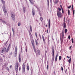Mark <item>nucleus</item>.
Returning a JSON list of instances; mask_svg holds the SVG:
<instances>
[{
    "instance_id": "nucleus-1",
    "label": "nucleus",
    "mask_w": 75,
    "mask_h": 75,
    "mask_svg": "<svg viewBox=\"0 0 75 75\" xmlns=\"http://www.w3.org/2000/svg\"><path fill=\"white\" fill-rule=\"evenodd\" d=\"M31 43L33 47L34 51L35 52V53H36V52H37V51H36V49H35V45H34V40H32Z\"/></svg>"
},
{
    "instance_id": "nucleus-2",
    "label": "nucleus",
    "mask_w": 75,
    "mask_h": 75,
    "mask_svg": "<svg viewBox=\"0 0 75 75\" xmlns=\"http://www.w3.org/2000/svg\"><path fill=\"white\" fill-rule=\"evenodd\" d=\"M57 16L58 18H62V13L60 11H57Z\"/></svg>"
},
{
    "instance_id": "nucleus-3",
    "label": "nucleus",
    "mask_w": 75,
    "mask_h": 75,
    "mask_svg": "<svg viewBox=\"0 0 75 75\" xmlns=\"http://www.w3.org/2000/svg\"><path fill=\"white\" fill-rule=\"evenodd\" d=\"M52 61H54V58L55 57V56H54V48L53 47L52 49Z\"/></svg>"
},
{
    "instance_id": "nucleus-4",
    "label": "nucleus",
    "mask_w": 75,
    "mask_h": 75,
    "mask_svg": "<svg viewBox=\"0 0 75 75\" xmlns=\"http://www.w3.org/2000/svg\"><path fill=\"white\" fill-rule=\"evenodd\" d=\"M11 16L12 18V20H13V21H14L16 19L15 18V14H14V13L13 12H11Z\"/></svg>"
},
{
    "instance_id": "nucleus-5",
    "label": "nucleus",
    "mask_w": 75,
    "mask_h": 75,
    "mask_svg": "<svg viewBox=\"0 0 75 75\" xmlns=\"http://www.w3.org/2000/svg\"><path fill=\"white\" fill-rule=\"evenodd\" d=\"M24 63H23L22 65V72L23 73H25V67L24 65Z\"/></svg>"
},
{
    "instance_id": "nucleus-6",
    "label": "nucleus",
    "mask_w": 75,
    "mask_h": 75,
    "mask_svg": "<svg viewBox=\"0 0 75 75\" xmlns=\"http://www.w3.org/2000/svg\"><path fill=\"white\" fill-rule=\"evenodd\" d=\"M64 30H62V33L60 34V37H62V38H64Z\"/></svg>"
},
{
    "instance_id": "nucleus-7",
    "label": "nucleus",
    "mask_w": 75,
    "mask_h": 75,
    "mask_svg": "<svg viewBox=\"0 0 75 75\" xmlns=\"http://www.w3.org/2000/svg\"><path fill=\"white\" fill-rule=\"evenodd\" d=\"M64 22L63 23V30H64V28H66V23H65V18H64Z\"/></svg>"
},
{
    "instance_id": "nucleus-8",
    "label": "nucleus",
    "mask_w": 75,
    "mask_h": 75,
    "mask_svg": "<svg viewBox=\"0 0 75 75\" xmlns=\"http://www.w3.org/2000/svg\"><path fill=\"white\" fill-rule=\"evenodd\" d=\"M50 25H51V22L50 21V19H49V21H48L49 29H50Z\"/></svg>"
},
{
    "instance_id": "nucleus-9",
    "label": "nucleus",
    "mask_w": 75,
    "mask_h": 75,
    "mask_svg": "<svg viewBox=\"0 0 75 75\" xmlns=\"http://www.w3.org/2000/svg\"><path fill=\"white\" fill-rule=\"evenodd\" d=\"M6 50V47H4L2 49L1 53H3Z\"/></svg>"
},
{
    "instance_id": "nucleus-10",
    "label": "nucleus",
    "mask_w": 75,
    "mask_h": 75,
    "mask_svg": "<svg viewBox=\"0 0 75 75\" xmlns=\"http://www.w3.org/2000/svg\"><path fill=\"white\" fill-rule=\"evenodd\" d=\"M17 52V46H16L15 47V54H16Z\"/></svg>"
},
{
    "instance_id": "nucleus-11",
    "label": "nucleus",
    "mask_w": 75,
    "mask_h": 75,
    "mask_svg": "<svg viewBox=\"0 0 75 75\" xmlns=\"http://www.w3.org/2000/svg\"><path fill=\"white\" fill-rule=\"evenodd\" d=\"M32 14L33 16H34L35 15V11L34 10V9H33L32 10Z\"/></svg>"
},
{
    "instance_id": "nucleus-12",
    "label": "nucleus",
    "mask_w": 75,
    "mask_h": 75,
    "mask_svg": "<svg viewBox=\"0 0 75 75\" xmlns=\"http://www.w3.org/2000/svg\"><path fill=\"white\" fill-rule=\"evenodd\" d=\"M1 23H4V24H6L7 25H8V24L7 23V22H6L5 21L3 20L2 21Z\"/></svg>"
},
{
    "instance_id": "nucleus-13",
    "label": "nucleus",
    "mask_w": 75,
    "mask_h": 75,
    "mask_svg": "<svg viewBox=\"0 0 75 75\" xmlns=\"http://www.w3.org/2000/svg\"><path fill=\"white\" fill-rule=\"evenodd\" d=\"M60 40L61 44H62V42H63V41L64 40V38H61V37H60Z\"/></svg>"
},
{
    "instance_id": "nucleus-14",
    "label": "nucleus",
    "mask_w": 75,
    "mask_h": 75,
    "mask_svg": "<svg viewBox=\"0 0 75 75\" xmlns=\"http://www.w3.org/2000/svg\"><path fill=\"white\" fill-rule=\"evenodd\" d=\"M1 1L2 2V4L3 5V6H5V1H4V0H1Z\"/></svg>"
},
{
    "instance_id": "nucleus-15",
    "label": "nucleus",
    "mask_w": 75,
    "mask_h": 75,
    "mask_svg": "<svg viewBox=\"0 0 75 75\" xmlns=\"http://www.w3.org/2000/svg\"><path fill=\"white\" fill-rule=\"evenodd\" d=\"M18 59L19 62H21V56L20 54H19V56L18 57Z\"/></svg>"
},
{
    "instance_id": "nucleus-16",
    "label": "nucleus",
    "mask_w": 75,
    "mask_h": 75,
    "mask_svg": "<svg viewBox=\"0 0 75 75\" xmlns=\"http://www.w3.org/2000/svg\"><path fill=\"white\" fill-rule=\"evenodd\" d=\"M15 69H18V63L16 64Z\"/></svg>"
},
{
    "instance_id": "nucleus-17",
    "label": "nucleus",
    "mask_w": 75,
    "mask_h": 75,
    "mask_svg": "<svg viewBox=\"0 0 75 75\" xmlns=\"http://www.w3.org/2000/svg\"><path fill=\"white\" fill-rule=\"evenodd\" d=\"M42 38L44 42V44H45V39L44 38V37L43 36V35H42Z\"/></svg>"
},
{
    "instance_id": "nucleus-18",
    "label": "nucleus",
    "mask_w": 75,
    "mask_h": 75,
    "mask_svg": "<svg viewBox=\"0 0 75 75\" xmlns=\"http://www.w3.org/2000/svg\"><path fill=\"white\" fill-rule=\"evenodd\" d=\"M30 3L31 4L33 5L34 4V2H33V0H29Z\"/></svg>"
},
{
    "instance_id": "nucleus-19",
    "label": "nucleus",
    "mask_w": 75,
    "mask_h": 75,
    "mask_svg": "<svg viewBox=\"0 0 75 75\" xmlns=\"http://www.w3.org/2000/svg\"><path fill=\"white\" fill-rule=\"evenodd\" d=\"M12 30L13 32V35H14V33H15V32L14 31V28H12Z\"/></svg>"
},
{
    "instance_id": "nucleus-20",
    "label": "nucleus",
    "mask_w": 75,
    "mask_h": 75,
    "mask_svg": "<svg viewBox=\"0 0 75 75\" xmlns=\"http://www.w3.org/2000/svg\"><path fill=\"white\" fill-rule=\"evenodd\" d=\"M30 32H32V31H33V30L32 29V27H31V25H30Z\"/></svg>"
},
{
    "instance_id": "nucleus-21",
    "label": "nucleus",
    "mask_w": 75,
    "mask_h": 75,
    "mask_svg": "<svg viewBox=\"0 0 75 75\" xmlns=\"http://www.w3.org/2000/svg\"><path fill=\"white\" fill-rule=\"evenodd\" d=\"M58 57V55H56L55 57V61L56 62H57V57Z\"/></svg>"
},
{
    "instance_id": "nucleus-22",
    "label": "nucleus",
    "mask_w": 75,
    "mask_h": 75,
    "mask_svg": "<svg viewBox=\"0 0 75 75\" xmlns=\"http://www.w3.org/2000/svg\"><path fill=\"white\" fill-rule=\"evenodd\" d=\"M68 32V30H67V29H65L64 30V33H65V34H67V33Z\"/></svg>"
},
{
    "instance_id": "nucleus-23",
    "label": "nucleus",
    "mask_w": 75,
    "mask_h": 75,
    "mask_svg": "<svg viewBox=\"0 0 75 75\" xmlns=\"http://www.w3.org/2000/svg\"><path fill=\"white\" fill-rule=\"evenodd\" d=\"M58 3V0H55L54 1V4H57Z\"/></svg>"
},
{
    "instance_id": "nucleus-24",
    "label": "nucleus",
    "mask_w": 75,
    "mask_h": 75,
    "mask_svg": "<svg viewBox=\"0 0 75 75\" xmlns=\"http://www.w3.org/2000/svg\"><path fill=\"white\" fill-rule=\"evenodd\" d=\"M37 10L39 12V15H40V16H41V13H40V9H39V8H38L37 9Z\"/></svg>"
},
{
    "instance_id": "nucleus-25",
    "label": "nucleus",
    "mask_w": 75,
    "mask_h": 75,
    "mask_svg": "<svg viewBox=\"0 0 75 75\" xmlns=\"http://www.w3.org/2000/svg\"><path fill=\"white\" fill-rule=\"evenodd\" d=\"M37 51L38 53V55H40V54L41 53V52H40V50H37Z\"/></svg>"
},
{
    "instance_id": "nucleus-26",
    "label": "nucleus",
    "mask_w": 75,
    "mask_h": 75,
    "mask_svg": "<svg viewBox=\"0 0 75 75\" xmlns=\"http://www.w3.org/2000/svg\"><path fill=\"white\" fill-rule=\"evenodd\" d=\"M59 60H61V59H62V57H61V56H60L59 57Z\"/></svg>"
},
{
    "instance_id": "nucleus-27",
    "label": "nucleus",
    "mask_w": 75,
    "mask_h": 75,
    "mask_svg": "<svg viewBox=\"0 0 75 75\" xmlns=\"http://www.w3.org/2000/svg\"><path fill=\"white\" fill-rule=\"evenodd\" d=\"M68 61L69 62V64L71 63V58H70V59L68 60Z\"/></svg>"
},
{
    "instance_id": "nucleus-28",
    "label": "nucleus",
    "mask_w": 75,
    "mask_h": 75,
    "mask_svg": "<svg viewBox=\"0 0 75 75\" xmlns=\"http://www.w3.org/2000/svg\"><path fill=\"white\" fill-rule=\"evenodd\" d=\"M68 15H70V11L69 9L68 10Z\"/></svg>"
},
{
    "instance_id": "nucleus-29",
    "label": "nucleus",
    "mask_w": 75,
    "mask_h": 75,
    "mask_svg": "<svg viewBox=\"0 0 75 75\" xmlns=\"http://www.w3.org/2000/svg\"><path fill=\"white\" fill-rule=\"evenodd\" d=\"M27 68L28 71H29V69H30V67H29L28 66H27Z\"/></svg>"
},
{
    "instance_id": "nucleus-30",
    "label": "nucleus",
    "mask_w": 75,
    "mask_h": 75,
    "mask_svg": "<svg viewBox=\"0 0 75 75\" xmlns=\"http://www.w3.org/2000/svg\"><path fill=\"white\" fill-rule=\"evenodd\" d=\"M25 8L24 7L23 8V12L24 13H25Z\"/></svg>"
},
{
    "instance_id": "nucleus-31",
    "label": "nucleus",
    "mask_w": 75,
    "mask_h": 75,
    "mask_svg": "<svg viewBox=\"0 0 75 75\" xmlns=\"http://www.w3.org/2000/svg\"><path fill=\"white\" fill-rule=\"evenodd\" d=\"M74 8V5L73 4H72L71 6V11H73V8Z\"/></svg>"
},
{
    "instance_id": "nucleus-32",
    "label": "nucleus",
    "mask_w": 75,
    "mask_h": 75,
    "mask_svg": "<svg viewBox=\"0 0 75 75\" xmlns=\"http://www.w3.org/2000/svg\"><path fill=\"white\" fill-rule=\"evenodd\" d=\"M9 50V49H8V48H7V50L5 51L6 52H8Z\"/></svg>"
},
{
    "instance_id": "nucleus-33",
    "label": "nucleus",
    "mask_w": 75,
    "mask_h": 75,
    "mask_svg": "<svg viewBox=\"0 0 75 75\" xmlns=\"http://www.w3.org/2000/svg\"><path fill=\"white\" fill-rule=\"evenodd\" d=\"M35 42H36V45H38V42H37V40H35Z\"/></svg>"
},
{
    "instance_id": "nucleus-34",
    "label": "nucleus",
    "mask_w": 75,
    "mask_h": 75,
    "mask_svg": "<svg viewBox=\"0 0 75 75\" xmlns=\"http://www.w3.org/2000/svg\"><path fill=\"white\" fill-rule=\"evenodd\" d=\"M75 9H74L73 10V16H74V14H75Z\"/></svg>"
},
{
    "instance_id": "nucleus-35",
    "label": "nucleus",
    "mask_w": 75,
    "mask_h": 75,
    "mask_svg": "<svg viewBox=\"0 0 75 75\" xmlns=\"http://www.w3.org/2000/svg\"><path fill=\"white\" fill-rule=\"evenodd\" d=\"M58 10H59V11H61V9L60 8L58 7Z\"/></svg>"
},
{
    "instance_id": "nucleus-36",
    "label": "nucleus",
    "mask_w": 75,
    "mask_h": 75,
    "mask_svg": "<svg viewBox=\"0 0 75 75\" xmlns=\"http://www.w3.org/2000/svg\"><path fill=\"white\" fill-rule=\"evenodd\" d=\"M21 25V23L19 22L18 24V26H20Z\"/></svg>"
},
{
    "instance_id": "nucleus-37",
    "label": "nucleus",
    "mask_w": 75,
    "mask_h": 75,
    "mask_svg": "<svg viewBox=\"0 0 75 75\" xmlns=\"http://www.w3.org/2000/svg\"><path fill=\"white\" fill-rule=\"evenodd\" d=\"M31 74L32 75V74H33V69H31Z\"/></svg>"
},
{
    "instance_id": "nucleus-38",
    "label": "nucleus",
    "mask_w": 75,
    "mask_h": 75,
    "mask_svg": "<svg viewBox=\"0 0 75 75\" xmlns=\"http://www.w3.org/2000/svg\"><path fill=\"white\" fill-rule=\"evenodd\" d=\"M4 6L2 7V8L3 10H5V6Z\"/></svg>"
},
{
    "instance_id": "nucleus-39",
    "label": "nucleus",
    "mask_w": 75,
    "mask_h": 75,
    "mask_svg": "<svg viewBox=\"0 0 75 75\" xmlns=\"http://www.w3.org/2000/svg\"><path fill=\"white\" fill-rule=\"evenodd\" d=\"M61 70L63 71L64 70V69L63 68V67L62 66L61 67Z\"/></svg>"
},
{
    "instance_id": "nucleus-40",
    "label": "nucleus",
    "mask_w": 75,
    "mask_h": 75,
    "mask_svg": "<svg viewBox=\"0 0 75 75\" xmlns=\"http://www.w3.org/2000/svg\"><path fill=\"white\" fill-rule=\"evenodd\" d=\"M40 19L41 21H42L43 20V18L41 17H40Z\"/></svg>"
},
{
    "instance_id": "nucleus-41",
    "label": "nucleus",
    "mask_w": 75,
    "mask_h": 75,
    "mask_svg": "<svg viewBox=\"0 0 75 75\" xmlns=\"http://www.w3.org/2000/svg\"><path fill=\"white\" fill-rule=\"evenodd\" d=\"M3 11L5 13H7V11H6V9L3 10Z\"/></svg>"
},
{
    "instance_id": "nucleus-42",
    "label": "nucleus",
    "mask_w": 75,
    "mask_h": 75,
    "mask_svg": "<svg viewBox=\"0 0 75 75\" xmlns=\"http://www.w3.org/2000/svg\"><path fill=\"white\" fill-rule=\"evenodd\" d=\"M71 7V6L70 5L69 6L67 7L69 9Z\"/></svg>"
},
{
    "instance_id": "nucleus-43",
    "label": "nucleus",
    "mask_w": 75,
    "mask_h": 75,
    "mask_svg": "<svg viewBox=\"0 0 75 75\" xmlns=\"http://www.w3.org/2000/svg\"><path fill=\"white\" fill-rule=\"evenodd\" d=\"M10 44H9L7 48H8L9 49H10Z\"/></svg>"
},
{
    "instance_id": "nucleus-44",
    "label": "nucleus",
    "mask_w": 75,
    "mask_h": 75,
    "mask_svg": "<svg viewBox=\"0 0 75 75\" xmlns=\"http://www.w3.org/2000/svg\"><path fill=\"white\" fill-rule=\"evenodd\" d=\"M16 73H17L18 72V69H15Z\"/></svg>"
},
{
    "instance_id": "nucleus-45",
    "label": "nucleus",
    "mask_w": 75,
    "mask_h": 75,
    "mask_svg": "<svg viewBox=\"0 0 75 75\" xmlns=\"http://www.w3.org/2000/svg\"><path fill=\"white\" fill-rule=\"evenodd\" d=\"M62 14H64V10L63 9H62Z\"/></svg>"
},
{
    "instance_id": "nucleus-46",
    "label": "nucleus",
    "mask_w": 75,
    "mask_h": 75,
    "mask_svg": "<svg viewBox=\"0 0 75 75\" xmlns=\"http://www.w3.org/2000/svg\"><path fill=\"white\" fill-rule=\"evenodd\" d=\"M35 35L36 37H37V32H36L35 33Z\"/></svg>"
},
{
    "instance_id": "nucleus-47",
    "label": "nucleus",
    "mask_w": 75,
    "mask_h": 75,
    "mask_svg": "<svg viewBox=\"0 0 75 75\" xmlns=\"http://www.w3.org/2000/svg\"><path fill=\"white\" fill-rule=\"evenodd\" d=\"M68 38H69V40H70V38H71V36H70V35H69V36H68Z\"/></svg>"
},
{
    "instance_id": "nucleus-48",
    "label": "nucleus",
    "mask_w": 75,
    "mask_h": 75,
    "mask_svg": "<svg viewBox=\"0 0 75 75\" xmlns=\"http://www.w3.org/2000/svg\"><path fill=\"white\" fill-rule=\"evenodd\" d=\"M73 40H74V39L72 38L71 39L72 43H74V41H73Z\"/></svg>"
},
{
    "instance_id": "nucleus-49",
    "label": "nucleus",
    "mask_w": 75,
    "mask_h": 75,
    "mask_svg": "<svg viewBox=\"0 0 75 75\" xmlns=\"http://www.w3.org/2000/svg\"><path fill=\"white\" fill-rule=\"evenodd\" d=\"M12 54H13V52H11V53H9L10 55H12Z\"/></svg>"
},
{
    "instance_id": "nucleus-50",
    "label": "nucleus",
    "mask_w": 75,
    "mask_h": 75,
    "mask_svg": "<svg viewBox=\"0 0 75 75\" xmlns=\"http://www.w3.org/2000/svg\"><path fill=\"white\" fill-rule=\"evenodd\" d=\"M65 73L66 74H67V69H66L65 71Z\"/></svg>"
},
{
    "instance_id": "nucleus-51",
    "label": "nucleus",
    "mask_w": 75,
    "mask_h": 75,
    "mask_svg": "<svg viewBox=\"0 0 75 75\" xmlns=\"http://www.w3.org/2000/svg\"><path fill=\"white\" fill-rule=\"evenodd\" d=\"M60 7H61V9H63V8H62V6H61V5H60Z\"/></svg>"
},
{
    "instance_id": "nucleus-52",
    "label": "nucleus",
    "mask_w": 75,
    "mask_h": 75,
    "mask_svg": "<svg viewBox=\"0 0 75 75\" xmlns=\"http://www.w3.org/2000/svg\"><path fill=\"white\" fill-rule=\"evenodd\" d=\"M8 41H6V43H4V44L5 45H6L7 44V43Z\"/></svg>"
},
{
    "instance_id": "nucleus-53",
    "label": "nucleus",
    "mask_w": 75,
    "mask_h": 75,
    "mask_svg": "<svg viewBox=\"0 0 75 75\" xmlns=\"http://www.w3.org/2000/svg\"><path fill=\"white\" fill-rule=\"evenodd\" d=\"M45 60L46 59H47V56H45Z\"/></svg>"
},
{
    "instance_id": "nucleus-54",
    "label": "nucleus",
    "mask_w": 75,
    "mask_h": 75,
    "mask_svg": "<svg viewBox=\"0 0 75 75\" xmlns=\"http://www.w3.org/2000/svg\"><path fill=\"white\" fill-rule=\"evenodd\" d=\"M21 70V67L20 66L19 67V71Z\"/></svg>"
},
{
    "instance_id": "nucleus-55",
    "label": "nucleus",
    "mask_w": 75,
    "mask_h": 75,
    "mask_svg": "<svg viewBox=\"0 0 75 75\" xmlns=\"http://www.w3.org/2000/svg\"><path fill=\"white\" fill-rule=\"evenodd\" d=\"M25 51L26 52H27V48H25Z\"/></svg>"
},
{
    "instance_id": "nucleus-56",
    "label": "nucleus",
    "mask_w": 75,
    "mask_h": 75,
    "mask_svg": "<svg viewBox=\"0 0 75 75\" xmlns=\"http://www.w3.org/2000/svg\"><path fill=\"white\" fill-rule=\"evenodd\" d=\"M2 21H3V20L2 19H0V21L1 22H2Z\"/></svg>"
},
{
    "instance_id": "nucleus-57",
    "label": "nucleus",
    "mask_w": 75,
    "mask_h": 75,
    "mask_svg": "<svg viewBox=\"0 0 75 75\" xmlns=\"http://www.w3.org/2000/svg\"><path fill=\"white\" fill-rule=\"evenodd\" d=\"M47 69H48V64L47 65Z\"/></svg>"
},
{
    "instance_id": "nucleus-58",
    "label": "nucleus",
    "mask_w": 75,
    "mask_h": 75,
    "mask_svg": "<svg viewBox=\"0 0 75 75\" xmlns=\"http://www.w3.org/2000/svg\"><path fill=\"white\" fill-rule=\"evenodd\" d=\"M10 68H12V66L11 65V66H10Z\"/></svg>"
},
{
    "instance_id": "nucleus-59",
    "label": "nucleus",
    "mask_w": 75,
    "mask_h": 75,
    "mask_svg": "<svg viewBox=\"0 0 75 75\" xmlns=\"http://www.w3.org/2000/svg\"><path fill=\"white\" fill-rule=\"evenodd\" d=\"M48 33V29H47V33Z\"/></svg>"
},
{
    "instance_id": "nucleus-60",
    "label": "nucleus",
    "mask_w": 75,
    "mask_h": 75,
    "mask_svg": "<svg viewBox=\"0 0 75 75\" xmlns=\"http://www.w3.org/2000/svg\"><path fill=\"white\" fill-rule=\"evenodd\" d=\"M39 35L40 38H41V35H40V34H39Z\"/></svg>"
},
{
    "instance_id": "nucleus-61",
    "label": "nucleus",
    "mask_w": 75,
    "mask_h": 75,
    "mask_svg": "<svg viewBox=\"0 0 75 75\" xmlns=\"http://www.w3.org/2000/svg\"><path fill=\"white\" fill-rule=\"evenodd\" d=\"M36 8L38 9V7H37V6H35Z\"/></svg>"
},
{
    "instance_id": "nucleus-62",
    "label": "nucleus",
    "mask_w": 75,
    "mask_h": 75,
    "mask_svg": "<svg viewBox=\"0 0 75 75\" xmlns=\"http://www.w3.org/2000/svg\"><path fill=\"white\" fill-rule=\"evenodd\" d=\"M72 46H71L69 47V50H71V48Z\"/></svg>"
},
{
    "instance_id": "nucleus-63",
    "label": "nucleus",
    "mask_w": 75,
    "mask_h": 75,
    "mask_svg": "<svg viewBox=\"0 0 75 75\" xmlns=\"http://www.w3.org/2000/svg\"><path fill=\"white\" fill-rule=\"evenodd\" d=\"M17 56V54H15V57H16Z\"/></svg>"
},
{
    "instance_id": "nucleus-64",
    "label": "nucleus",
    "mask_w": 75,
    "mask_h": 75,
    "mask_svg": "<svg viewBox=\"0 0 75 75\" xmlns=\"http://www.w3.org/2000/svg\"><path fill=\"white\" fill-rule=\"evenodd\" d=\"M47 65H48V61H47Z\"/></svg>"
}]
</instances>
